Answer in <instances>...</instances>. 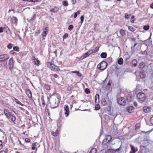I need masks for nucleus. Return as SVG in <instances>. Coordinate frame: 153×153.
<instances>
[{
	"label": "nucleus",
	"mask_w": 153,
	"mask_h": 153,
	"mask_svg": "<svg viewBox=\"0 0 153 153\" xmlns=\"http://www.w3.org/2000/svg\"><path fill=\"white\" fill-rule=\"evenodd\" d=\"M60 100V97L58 96H51L50 98H49L50 107L52 109L57 108L59 105Z\"/></svg>",
	"instance_id": "f257e3e1"
},
{
	"label": "nucleus",
	"mask_w": 153,
	"mask_h": 153,
	"mask_svg": "<svg viewBox=\"0 0 153 153\" xmlns=\"http://www.w3.org/2000/svg\"><path fill=\"white\" fill-rule=\"evenodd\" d=\"M137 97L139 102L140 103L144 104L147 103V99L144 93L142 92L138 93L137 95Z\"/></svg>",
	"instance_id": "f03ea898"
},
{
	"label": "nucleus",
	"mask_w": 153,
	"mask_h": 153,
	"mask_svg": "<svg viewBox=\"0 0 153 153\" xmlns=\"http://www.w3.org/2000/svg\"><path fill=\"white\" fill-rule=\"evenodd\" d=\"M112 138L111 136L108 135L105 137L102 141V144L107 146V149L108 150H113L111 147V141Z\"/></svg>",
	"instance_id": "7ed1b4c3"
},
{
	"label": "nucleus",
	"mask_w": 153,
	"mask_h": 153,
	"mask_svg": "<svg viewBox=\"0 0 153 153\" xmlns=\"http://www.w3.org/2000/svg\"><path fill=\"white\" fill-rule=\"evenodd\" d=\"M47 65L48 68L51 69V71H60V69L58 66L55 65L54 64L48 62L47 63Z\"/></svg>",
	"instance_id": "20e7f679"
},
{
	"label": "nucleus",
	"mask_w": 153,
	"mask_h": 153,
	"mask_svg": "<svg viewBox=\"0 0 153 153\" xmlns=\"http://www.w3.org/2000/svg\"><path fill=\"white\" fill-rule=\"evenodd\" d=\"M107 65V63L106 62L102 61L97 65V68L98 69L103 71L106 68Z\"/></svg>",
	"instance_id": "39448f33"
},
{
	"label": "nucleus",
	"mask_w": 153,
	"mask_h": 153,
	"mask_svg": "<svg viewBox=\"0 0 153 153\" xmlns=\"http://www.w3.org/2000/svg\"><path fill=\"white\" fill-rule=\"evenodd\" d=\"M8 65L9 69L12 72L14 65V63L13 61V57L10 58L9 60Z\"/></svg>",
	"instance_id": "423d86ee"
},
{
	"label": "nucleus",
	"mask_w": 153,
	"mask_h": 153,
	"mask_svg": "<svg viewBox=\"0 0 153 153\" xmlns=\"http://www.w3.org/2000/svg\"><path fill=\"white\" fill-rule=\"evenodd\" d=\"M118 104L123 105H125L126 104V101L125 98L123 97L119 98L117 100Z\"/></svg>",
	"instance_id": "0eeeda50"
},
{
	"label": "nucleus",
	"mask_w": 153,
	"mask_h": 153,
	"mask_svg": "<svg viewBox=\"0 0 153 153\" xmlns=\"http://www.w3.org/2000/svg\"><path fill=\"white\" fill-rule=\"evenodd\" d=\"M9 58L8 55L4 54L0 55V62L5 61L8 59Z\"/></svg>",
	"instance_id": "6e6552de"
},
{
	"label": "nucleus",
	"mask_w": 153,
	"mask_h": 153,
	"mask_svg": "<svg viewBox=\"0 0 153 153\" xmlns=\"http://www.w3.org/2000/svg\"><path fill=\"white\" fill-rule=\"evenodd\" d=\"M64 110L65 111V114L66 115L65 116L67 117L68 116L69 114L68 106V105H65L64 107Z\"/></svg>",
	"instance_id": "1a4fd4ad"
},
{
	"label": "nucleus",
	"mask_w": 153,
	"mask_h": 153,
	"mask_svg": "<svg viewBox=\"0 0 153 153\" xmlns=\"http://www.w3.org/2000/svg\"><path fill=\"white\" fill-rule=\"evenodd\" d=\"M140 146L143 148L146 147L148 144V142L147 140H143L140 143Z\"/></svg>",
	"instance_id": "9d476101"
},
{
	"label": "nucleus",
	"mask_w": 153,
	"mask_h": 153,
	"mask_svg": "<svg viewBox=\"0 0 153 153\" xmlns=\"http://www.w3.org/2000/svg\"><path fill=\"white\" fill-rule=\"evenodd\" d=\"M108 98H106V99L105 98H103L101 100V103L102 105L104 106H105L108 104L107 101L108 100Z\"/></svg>",
	"instance_id": "9b49d317"
},
{
	"label": "nucleus",
	"mask_w": 153,
	"mask_h": 153,
	"mask_svg": "<svg viewBox=\"0 0 153 153\" xmlns=\"http://www.w3.org/2000/svg\"><path fill=\"white\" fill-rule=\"evenodd\" d=\"M151 108L148 106H144L143 108V111L146 113H148L151 111Z\"/></svg>",
	"instance_id": "f8f14e48"
},
{
	"label": "nucleus",
	"mask_w": 153,
	"mask_h": 153,
	"mask_svg": "<svg viewBox=\"0 0 153 153\" xmlns=\"http://www.w3.org/2000/svg\"><path fill=\"white\" fill-rule=\"evenodd\" d=\"M134 98V96L128 95L126 97V101L128 102L132 101Z\"/></svg>",
	"instance_id": "ddd939ff"
},
{
	"label": "nucleus",
	"mask_w": 153,
	"mask_h": 153,
	"mask_svg": "<svg viewBox=\"0 0 153 153\" xmlns=\"http://www.w3.org/2000/svg\"><path fill=\"white\" fill-rule=\"evenodd\" d=\"M145 66V64L143 62H141L139 65V68L140 70H142Z\"/></svg>",
	"instance_id": "4468645a"
},
{
	"label": "nucleus",
	"mask_w": 153,
	"mask_h": 153,
	"mask_svg": "<svg viewBox=\"0 0 153 153\" xmlns=\"http://www.w3.org/2000/svg\"><path fill=\"white\" fill-rule=\"evenodd\" d=\"M59 10V8L56 7L53 8L50 10L51 12H52L54 13H56Z\"/></svg>",
	"instance_id": "2eb2a0df"
},
{
	"label": "nucleus",
	"mask_w": 153,
	"mask_h": 153,
	"mask_svg": "<svg viewBox=\"0 0 153 153\" xmlns=\"http://www.w3.org/2000/svg\"><path fill=\"white\" fill-rule=\"evenodd\" d=\"M131 63L132 64V66L135 67H136L137 64V60L135 59H133L131 62Z\"/></svg>",
	"instance_id": "dca6fc26"
},
{
	"label": "nucleus",
	"mask_w": 153,
	"mask_h": 153,
	"mask_svg": "<svg viewBox=\"0 0 153 153\" xmlns=\"http://www.w3.org/2000/svg\"><path fill=\"white\" fill-rule=\"evenodd\" d=\"M59 131L56 130L55 132L52 131L51 132L52 134L54 137L57 136L59 134Z\"/></svg>",
	"instance_id": "f3484780"
},
{
	"label": "nucleus",
	"mask_w": 153,
	"mask_h": 153,
	"mask_svg": "<svg viewBox=\"0 0 153 153\" xmlns=\"http://www.w3.org/2000/svg\"><path fill=\"white\" fill-rule=\"evenodd\" d=\"M26 94H27L28 97L30 98L32 97V94L31 91L29 90H27L26 91Z\"/></svg>",
	"instance_id": "a211bd4d"
},
{
	"label": "nucleus",
	"mask_w": 153,
	"mask_h": 153,
	"mask_svg": "<svg viewBox=\"0 0 153 153\" xmlns=\"http://www.w3.org/2000/svg\"><path fill=\"white\" fill-rule=\"evenodd\" d=\"M127 110L128 112L131 113L134 110L133 107H129L127 108Z\"/></svg>",
	"instance_id": "6ab92c4d"
},
{
	"label": "nucleus",
	"mask_w": 153,
	"mask_h": 153,
	"mask_svg": "<svg viewBox=\"0 0 153 153\" xmlns=\"http://www.w3.org/2000/svg\"><path fill=\"white\" fill-rule=\"evenodd\" d=\"M130 147L131 149V151L133 152H136L137 151V148H135L134 146L132 145H130Z\"/></svg>",
	"instance_id": "aec40b11"
},
{
	"label": "nucleus",
	"mask_w": 153,
	"mask_h": 153,
	"mask_svg": "<svg viewBox=\"0 0 153 153\" xmlns=\"http://www.w3.org/2000/svg\"><path fill=\"white\" fill-rule=\"evenodd\" d=\"M72 73H73L76 74V75L78 76H82V74L81 73H80L78 71H73L72 72Z\"/></svg>",
	"instance_id": "412c9836"
},
{
	"label": "nucleus",
	"mask_w": 153,
	"mask_h": 153,
	"mask_svg": "<svg viewBox=\"0 0 153 153\" xmlns=\"http://www.w3.org/2000/svg\"><path fill=\"white\" fill-rule=\"evenodd\" d=\"M100 56L102 58H105L107 56V54L106 53L102 52L100 54Z\"/></svg>",
	"instance_id": "4be33fe9"
},
{
	"label": "nucleus",
	"mask_w": 153,
	"mask_h": 153,
	"mask_svg": "<svg viewBox=\"0 0 153 153\" xmlns=\"http://www.w3.org/2000/svg\"><path fill=\"white\" fill-rule=\"evenodd\" d=\"M17 18L14 16H13L12 18V22L13 23H16L17 22Z\"/></svg>",
	"instance_id": "5701e85b"
},
{
	"label": "nucleus",
	"mask_w": 153,
	"mask_h": 153,
	"mask_svg": "<svg viewBox=\"0 0 153 153\" xmlns=\"http://www.w3.org/2000/svg\"><path fill=\"white\" fill-rule=\"evenodd\" d=\"M14 101L15 102L18 104H19L21 106H24V105L22 103L19 101L18 100L16 99H15L14 100Z\"/></svg>",
	"instance_id": "b1692460"
},
{
	"label": "nucleus",
	"mask_w": 153,
	"mask_h": 153,
	"mask_svg": "<svg viewBox=\"0 0 153 153\" xmlns=\"http://www.w3.org/2000/svg\"><path fill=\"white\" fill-rule=\"evenodd\" d=\"M98 99V102H99V95L98 94H96L95 96V102L96 103H97V99Z\"/></svg>",
	"instance_id": "393cba45"
},
{
	"label": "nucleus",
	"mask_w": 153,
	"mask_h": 153,
	"mask_svg": "<svg viewBox=\"0 0 153 153\" xmlns=\"http://www.w3.org/2000/svg\"><path fill=\"white\" fill-rule=\"evenodd\" d=\"M128 29L130 31L132 32H134L136 30V29L134 27L131 26H128Z\"/></svg>",
	"instance_id": "a878e982"
},
{
	"label": "nucleus",
	"mask_w": 153,
	"mask_h": 153,
	"mask_svg": "<svg viewBox=\"0 0 153 153\" xmlns=\"http://www.w3.org/2000/svg\"><path fill=\"white\" fill-rule=\"evenodd\" d=\"M123 59L122 58H120L118 60V63L119 65H122L123 63Z\"/></svg>",
	"instance_id": "bb28decb"
},
{
	"label": "nucleus",
	"mask_w": 153,
	"mask_h": 153,
	"mask_svg": "<svg viewBox=\"0 0 153 153\" xmlns=\"http://www.w3.org/2000/svg\"><path fill=\"white\" fill-rule=\"evenodd\" d=\"M120 35L122 36H124L126 34L125 31L123 29H121L120 31Z\"/></svg>",
	"instance_id": "cd10ccee"
},
{
	"label": "nucleus",
	"mask_w": 153,
	"mask_h": 153,
	"mask_svg": "<svg viewBox=\"0 0 153 153\" xmlns=\"http://www.w3.org/2000/svg\"><path fill=\"white\" fill-rule=\"evenodd\" d=\"M97 150L96 149L93 148L90 151L89 153H96Z\"/></svg>",
	"instance_id": "c85d7f7f"
},
{
	"label": "nucleus",
	"mask_w": 153,
	"mask_h": 153,
	"mask_svg": "<svg viewBox=\"0 0 153 153\" xmlns=\"http://www.w3.org/2000/svg\"><path fill=\"white\" fill-rule=\"evenodd\" d=\"M4 114L6 117L8 119L10 118L11 116V114L10 113H4Z\"/></svg>",
	"instance_id": "c756f323"
},
{
	"label": "nucleus",
	"mask_w": 153,
	"mask_h": 153,
	"mask_svg": "<svg viewBox=\"0 0 153 153\" xmlns=\"http://www.w3.org/2000/svg\"><path fill=\"white\" fill-rule=\"evenodd\" d=\"M90 55L89 53H88V52L85 53L84 54H83V59H84L87 56Z\"/></svg>",
	"instance_id": "7c9ffc66"
},
{
	"label": "nucleus",
	"mask_w": 153,
	"mask_h": 153,
	"mask_svg": "<svg viewBox=\"0 0 153 153\" xmlns=\"http://www.w3.org/2000/svg\"><path fill=\"white\" fill-rule=\"evenodd\" d=\"M45 88L47 90H49L50 89V87L49 85L47 84H45Z\"/></svg>",
	"instance_id": "2f4dec72"
},
{
	"label": "nucleus",
	"mask_w": 153,
	"mask_h": 153,
	"mask_svg": "<svg viewBox=\"0 0 153 153\" xmlns=\"http://www.w3.org/2000/svg\"><path fill=\"white\" fill-rule=\"evenodd\" d=\"M62 4L65 6H68V4L67 1H64L62 2Z\"/></svg>",
	"instance_id": "473e14b6"
},
{
	"label": "nucleus",
	"mask_w": 153,
	"mask_h": 153,
	"mask_svg": "<svg viewBox=\"0 0 153 153\" xmlns=\"http://www.w3.org/2000/svg\"><path fill=\"white\" fill-rule=\"evenodd\" d=\"M130 15L128 14L127 13H126L125 14L124 17L125 18L128 19L130 18Z\"/></svg>",
	"instance_id": "72a5a7b5"
},
{
	"label": "nucleus",
	"mask_w": 153,
	"mask_h": 153,
	"mask_svg": "<svg viewBox=\"0 0 153 153\" xmlns=\"http://www.w3.org/2000/svg\"><path fill=\"white\" fill-rule=\"evenodd\" d=\"M85 91L86 94H88L90 93V91L89 89L88 88H85Z\"/></svg>",
	"instance_id": "f704fd0d"
},
{
	"label": "nucleus",
	"mask_w": 153,
	"mask_h": 153,
	"mask_svg": "<svg viewBox=\"0 0 153 153\" xmlns=\"http://www.w3.org/2000/svg\"><path fill=\"white\" fill-rule=\"evenodd\" d=\"M34 64L36 65H38L39 63V61L36 59H34Z\"/></svg>",
	"instance_id": "c9c22d12"
},
{
	"label": "nucleus",
	"mask_w": 153,
	"mask_h": 153,
	"mask_svg": "<svg viewBox=\"0 0 153 153\" xmlns=\"http://www.w3.org/2000/svg\"><path fill=\"white\" fill-rule=\"evenodd\" d=\"M149 25H145L143 27V29L146 30H148L149 28Z\"/></svg>",
	"instance_id": "e433bc0d"
},
{
	"label": "nucleus",
	"mask_w": 153,
	"mask_h": 153,
	"mask_svg": "<svg viewBox=\"0 0 153 153\" xmlns=\"http://www.w3.org/2000/svg\"><path fill=\"white\" fill-rule=\"evenodd\" d=\"M23 1H27L28 2H34L38 1V0H23Z\"/></svg>",
	"instance_id": "4c0bfd02"
},
{
	"label": "nucleus",
	"mask_w": 153,
	"mask_h": 153,
	"mask_svg": "<svg viewBox=\"0 0 153 153\" xmlns=\"http://www.w3.org/2000/svg\"><path fill=\"white\" fill-rule=\"evenodd\" d=\"M95 107V109L96 110H99L100 108V105L98 104L96 105Z\"/></svg>",
	"instance_id": "58836bf2"
},
{
	"label": "nucleus",
	"mask_w": 153,
	"mask_h": 153,
	"mask_svg": "<svg viewBox=\"0 0 153 153\" xmlns=\"http://www.w3.org/2000/svg\"><path fill=\"white\" fill-rule=\"evenodd\" d=\"M84 19V16H81L80 17V19L81 20L80 23L81 24H82L83 23Z\"/></svg>",
	"instance_id": "ea45409f"
},
{
	"label": "nucleus",
	"mask_w": 153,
	"mask_h": 153,
	"mask_svg": "<svg viewBox=\"0 0 153 153\" xmlns=\"http://www.w3.org/2000/svg\"><path fill=\"white\" fill-rule=\"evenodd\" d=\"M11 117H12L11 119V121L13 122L15 121L16 120V117L14 116H13L12 115H11Z\"/></svg>",
	"instance_id": "a19ab883"
},
{
	"label": "nucleus",
	"mask_w": 153,
	"mask_h": 153,
	"mask_svg": "<svg viewBox=\"0 0 153 153\" xmlns=\"http://www.w3.org/2000/svg\"><path fill=\"white\" fill-rule=\"evenodd\" d=\"M13 49L14 51H19V48L18 47L15 46L13 47Z\"/></svg>",
	"instance_id": "79ce46f5"
},
{
	"label": "nucleus",
	"mask_w": 153,
	"mask_h": 153,
	"mask_svg": "<svg viewBox=\"0 0 153 153\" xmlns=\"http://www.w3.org/2000/svg\"><path fill=\"white\" fill-rule=\"evenodd\" d=\"M13 47L11 43H10L7 45V48L9 49H11Z\"/></svg>",
	"instance_id": "37998d69"
},
{
	"label": "nucleus",
	"mask_w": 153,
	"mask_h": 153,
	"mask_svg": "<svg viewBox=\"0 0 153 153\" xmlns=\"http://www.w3.org/2000/svg\"><path fill=\"white\" fill-rule=\"evenodd\" d=\"M99 48L98 47H95L94 49L93 50L94 51V53L97 52L99 50Z\"/></svg>",
	"instance_id": "c03bdc74"
},
{
	"label": "nucleus",
	"mask_w": 153,
	"mask_h": 153,
	"mask_svg": "<svg viewBox=\"0 0 153 153\" xmlns=\"http://www.w3.org/2000/svg\"><path fill=\"white\" fill-rule=\"evenodd\" d=\"M73 28V26L72 25H70L68 27V29L70 30H72Z\"/></svg>",
	"instance_id": "a18cd8bd"
},
{
	"label": "nucleus",
	"mask_w": 153,
	"mask_h": 153,
	"mask_svg": "<svg viewBox=\"0 0 153 153\" xmlns=\"http://www.w3.org/2000/svg\"><path fill=\"white\" fill-rule=\"evenodd\" d=\"M48 32H45L43 31V33H42V35L44 36H45L47 35V34L48 33Z\"/></svg>",
	"instance_id": "49530a36"
},
{
	"label": "nucleus",
	"mask_w": 153,
	"mask_h": 153,
	"mask_svg": "<svg viewBox=\"0 0 153 153\" xmlns=\"http://www.w3.org/2000/svg\"><path fill=\"white\" fill-rule=\"evenodd\" d=\"M36 146V143H33L32 147V150H35V146Z\"/></svg>",
	"instance_id": "de8ad7c7"
},
{
	"label": "nucleus",
	"mask_w": 153,
	"mask_h": 153,
	"mask_svg": "<svg viewBox=\"0 0 153 153\" xmlns=\"http://www.w3.org/2000/svg\"><path fill=\"white\" fill-rule=\"evenodd\" d=\"M68 33H65L64 34V35L63 36V39H65L66 38L68 37Z\"/></svg>",
	"instance_id": "09e8293b"
},
{
	"label": "nucleus",
	"mask_w": 153,
	"mask_h": 153,
	"mask_svg": "<svg viewBox=\"0 0 153 153\" xmlns=\"http://www.w3.org/2000/svg\"><path fill=\"white\" fill-rule=\"evenodd\" d=\"M88 52L89 53L90 55L91 54L94 53V50L92 49L88 51Z\"/></svg>",
	"instance_id": "8fccbe9b"
},
{
	"label": "nucleus",
	"mask_w": 153,
	"mask_h": 153,
	"mask_svg": "<svg viewBox=\"0 0 153 153\" xmlns=\"http://www.w3.org/2000/svg\"><path fill=\"white\" fill-rule=\"evenodd\" d=\"M52 76H53L54 78H57L59 77L58 75L56 74H52Z\"/></svg>",
	"instance_id": "3c124183"
},
{
	"label": "nucleus",
	"mask_w": 153,
	"mask_h": 153,
	"mask_svg": "<svg viewBox=\"0 0 153 153\" xmlns=\"http://www.w3.org/2000/svg\"><path fill=\"white\" fill-rule=\"evenodd\" d=\"M140 127V126L139 124H137L135 125V129H138Z\"/></svg>",
	"instance_id": "603ef678"
},
{
	"label": "nucleus",
	"mask_w": 153,
	"mask_h": 153,
	"mask_svg": "<svg viewBox=\"0 0 153 153\" xmlns=\"http://www.w3.org/2000/svg\"><path fill=\"white\" fill-rule=\"evenodd\" d=\"M25 141L27 143H29L30 141V139L28 138H26L25 140Z\"/></svg>",
	"instance_id": "864d4df0"
},
{
	"label": "nucleus",
	"mask_w": 153,
	"mask_h": 153,
	"mask_svg": "<svg viewBox=\"0 0 153 153\" xmlns=\"http://www.w3.org/2000/svg\"><path fill=\"white\" fill-rule=\"evenodd\" d=\"M150 121L151 124L153 125V116L151 118Z\"/></svg>",
	"instance_id": "5fc2aeb1"
},
{
	"label": "nucleus",
	"mask_w": 153,
	"mask_h": 153,
	"mask_svg": "<svg viewBox=\"0 0 153 153\" xmlns=\"http://www.w3.org/2000/svg\"><path fill=\"white\" fill-rule=\"evenodd\" d=\"M4 114L9 113V112H8V110L7 109H5L4 110Z\"/></svg>",
	"instance_id": "6e6d98bb"
},
{
	"label": "nucleus",
	"mask_w": 153,
	"mask_h": 153,
	"mask_svg": "<svg viewBox=\"0 0 153 153\" xmlns=\"http://www.w3.org/2000/svg\"><path fill=\"white\" fill-rule=\"evenodd\" d=\"M134 16H132L131 18V22L133 23L134 22V20H132V19H134Z\"/></svg>",
	"instance_id": "4d7b16f0"
},
{
	"label": "nucleus",
	"mask_w": 153,
	"mask_h": 153,
	"mask_svg": "<svg viewBox=\"0 0 153 153\" xmlns=\"http://www.w3.org/2000/svg\"><path fill=\"white\" fill-rule=\"evenodd\" d=\"M112 149L113 150H114L116 152L119 151H120L121 150V149L120 148V147H119L117 149Z\"/></svg>",
	"instance_id": "13d9d810"
},
{
	"label": "nucleus",
	"mask_w": 153,
	"mask_h": 153,
	"mask_svg": "<svg viewBox=\"0 0 153 153\" xmlns=\"http://www.w3.org/2000/svg\"><path fill=\"white\" fill-rule=\"evenodd\" d=\"M77 16V13L76 12L75 13L74 15V18H76Z\"/></svg>",
	"instance_id": "bf43d9fd"
},
{
	"label": "nucleus",
	"mask_w": 153,
	"mask_h": 153,
	"mask_svg": "<svg viewBox=\"0 0 153 153\" xmlns=\"http://www.w3.org/2000/svg\"><path fill=\"white\" fill-rule=\"evenodd\" d=\"M71 3L73 5L75 4L76 3V0H71Z\"/></svg>",
	"instance_id": "052dcab7"
},
{
	"label": "nucleus",
	"mask_w": 153,
	"mask_h": 153,
	"mask_svg": "<svg viewBox=\"0 0 153 153\" xmlns=\"http://www.w3.org/2000/svg\"><path fill=\"white\" fill-rule=\"evenodd\" d=\"M111 84L110 82V81H109L108 83L107 84V87H109L111 86Z\"/></svg>",
	"instance_id": "680f3d73"
},
{
	"label": "nucleus",
	"mask_w": 153,
	"mask_h": 153,
	"mask_svg": "<svg viewBox=\"0 0 153 153\" xmlns=\"http://www.w3.org/2000/svg\"><path fill=\"white\" fill-rule=\"evenodd\" d=\"M15 52L14 51V50H12L10 52V54H13L15 53Z\"/></svg>",
	"instance_id": "e2e57ef3"
},
{
	"label": "nucleus",
	"mask_w": 153,
	"mask_h": 153,
	"mask_svg": "<svg viewBox=\"0 0 153 153\" xmlns=\"http://www.w3.org/2000/svg\"><path fill=\"white\" fill-rule=\"evenodd\" d=\"M41 101H42V104L44 106L45 104V100H42Z\"/></svg>",
	"instance_id": "0e129e2a"
},
{
	"label": "nucleus",
	"mask_w": 153,
	"mask_h": 153,
	"mask_svg": "<svg viewBox=\"0 0 153 153\" xmlns=\"http://www.w3.org/2000/svg\"><path fill=\"white\" fill-rule=\"evenodd\" d=\"M43 29L44 31H45V32H48L47 31L48 29H47L46 27H44Z\"/></svg>",
	"instance_id": "69168bd1"
},
{
	"label": "nucleus",
	"mask_w": 153,
	"mask_h": 153,
	"mask_svg": "<svg viewBox=\"0 0 153 153\" xmlns=\"http://www.w3.org/2000/svg\"><path fill=\"white\" fill-rule=\"evenodd\" d=\"M40 33V30H38L36 31V33H35L36 36V34H39V33Z\"/></svg>",
	"instance_id": "338daca9"
},
{
	"label": "nucleus",
	"mask_w": 153,
	"mask_h": 153,
	"mask_svg": "<svg viewBox=\"0 0 153 153\" xmlns=\"http://www.w3.org/2000/svg\"><path fill=\"white\" fill-rule=\"evenodd\" d=\"M134 104L135 107H137L138 105V104L137 102H134Z\"/></svg>",
	"instance_id": "774afa93"
}]
</instances>
